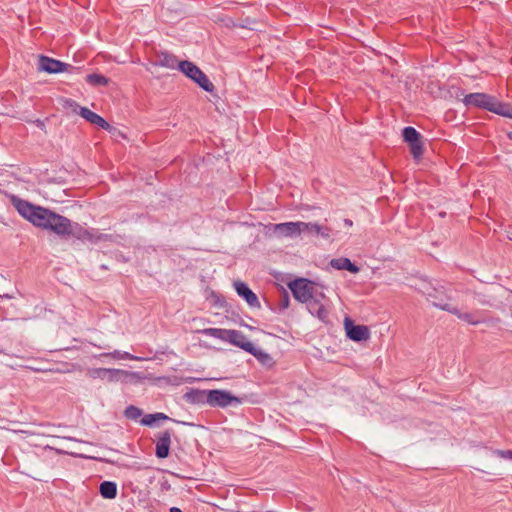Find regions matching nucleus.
Listing matches in <instances>:
<instances>
[{"label": "nucleus", "instance_id": "nucleus-1", "mask_svg": "<svg viewBox=\"0 0 512 512\" xmlns=\"http://www.w3.org/2000/svg\"><path fill=\"white\" fill-rule=\"evenodd\" d=\"M12 204L24 219L38 228L51 231L60 237L73 235L81 240L92 238V234L78 223H72L68 218L48 208L34 205L18 197L12 198Z\"/></svg>", "mask_w": 512, "mask_h": 512}, {"label": "nucleus", "instance_id": "nucleus-2", "mask_svg": "<svg viewBox=\"0 0 512 512\" xmlns=\"http://www.w3.org/2000/svg\"><path fill=\"white\" fill-rule=\"evenodd\" d=\"M462 101L466 107L485 109L512 119V103L500 102L495 97L486 93H470L465 95Z\"/></svg>", "mask_w": 512, "mask_h": 512}, {"label": "nucleus", "instance_id": "nucleus-3", "mask_svg": "<svg viewBox=\"0 0 512 512\" xmlns=\"http://www.w3.org/2000/svg\"><path fill=\"white\" fill-rule=\"evenodd\" d=\"M201 333L205 336L220 339L228 342L242 350L248 352L253 349V343L247 339V337L238 330L234 329H222V328H205L201 330Z\"/></svg>", "mask_w": 512, "mask_h": 512}, {"label": "nucleus", "instance_id": "nucleus-4", "mask_svg": "<svg viewBox=\"0 0 512 512\" xmlns=\"http://www.w3.org/2000/svg\"><path fill=\"white\" fill-rule=\"evenodd\" d=\"M289 288L298 301L308 304L311 314L320 316V307L313 300V283L307 279L300 278L289 283Z\"/></svg>", "mask_w": 512, "mask_h": 512}, {"label": "nucleus", "instance_id": "nucleus-5", "mask_svg": "<svg viewBox=\"0 0 512 512\" xmlns=\"http://www.w3.org/2000/svg\"><path fill=\"white\" fill-rule=\"evenodd\" d=\"M87 375L91 379H99L105 382H118L122 380V377H129L135 380H142L144 376L139 372H128L122 369L116 368H90L87 371Z\"/></svg>", "mask_w": 512, "mask_h": 512}, {"label": "nucleus", "instance_id": "nucleus-6", "mask_svg": "<svg viewBox=\"0 0 512 512\" xmlns=\"http://www.w3.org/2000/svg\"><path fill=\"white\" fill-rule=\"evenodd\" d=\"M178 69L189 79L198 84L204 91L213 92L215 87L204 72L194 63L184 60L178 63Z\"/></svg>", "mask_w": 512, "mask_h": 512}, {"label": "nucleus", "instance_id": "nucleus-7", "mask_svg": "<svg viewBox=\"0 0 512 512\" xmlns=\"http://www.w3.org/2000/svg\"><path fill=\"white\" fill-rule=\"evenodd\" d=\"M314 228L316 231L320 230L317 224H309L304 222H285L273 225V231L279 236L295 238L303 232L310 231Z\"/></svg>", "mask_w": 512, "mask_h": 512}, {"label": "nucleus", "instance_id": "nucleus-8", "mask_svg": "<svg viewBox=\"0 0 512 512\" xmlns=\"http://www.w3.org/2000/svg\"><path fill=\"white\" fill-rule=\"evenodd\" d=\"M206 402L212 407L226 408L239 405L241 400L227 390L214 389L207 391Z\"/></svg>", "mask_w": 512, "mask_h": 512}, {"label": "nucleus", "instance_id": "nucleus-9", "mask_svg": "<svg viewBox=\"0 0 512 512\" xmlns=\"http://www.w3.org/2000/svg\"><path fill=\"white\" fill-rule=\"evenodd\" d=\"M66 105L72 109L73 112L78 113L87 122L96 125L104 130L112 131L114 128L100 115L91 111L87 107H81L75 101L67 100Z\"/></svg>", "mask_w": 512, "mask_h": 512}, {"label": "nucleus", "instance_id": "nucleus-10", "mask_svg": "<svg viewBox=\"0 0 512 512\" xmlns=\"http://www.w3.org/2000/svg\"><path fill=\"white\" fill-rule=\"evenodd\" d=\"M344 329L347 337L354 342L367 341L371 335L368 326L355 325L349 317L344 319Z\"/></svg>", "mask_w": 512, "mask_h": 512}, {"label": "nucleus", "instance_id": "nucleus-11", "mask_svg": "<svg viewBox=\"0 0 512 512\" xmlns=\"http://www.w3.org/2000/svg\"><path fill=\"white\" fill-rule=\"evenodd\" d=\"M403 139L410 146L411 154L415 159L423 155V144L420 133L413 127H405L402 132Z\"/></svg>", "mask_w": 512, "mask_h": 512}, {"label": "nucleus", "instance_id": "nucleus-12", "mask_svg": "<svg viewBox=\"0 0 512 512\" xmlns=\"http://www.w3.org/2000/svg\"><path fill=\"white\" fill-rule=\"evenodd\" d=\"M66 67H67V64H65L59 60H56V59H53V58H50L47 56L39 57V63H38L39 71H44V72H47L50 74L61 73L66 70Z\"/></svg>", "mask_w": 512, "mask_h": 512}, {"label": "nucleus", "instance_id": "nucleus-13", "mask_svg": "<svg viewBox=\"0 0 512 512\" xmlns=\"http://www.w3.org/2000/svg\"><path fill=\"white\" fill-rule=\"evenodd\" d=\"M434 306L438 307L441 310L447 311L449 313H452L456 315L459 319L465 321L468 324L471 325H477L482 322L480 318H477L472 313H461L459 309L449 303L441 304V303H434Z\"/></svg>", "mask_w": 512, "mask_h": 512}, {"label": "nucleus", "instance_id": "nucleus-14", "mask_svg": "<svg viewBox=\"0 0 512 512\" xmlns=\"http://www.w3.org/2000/svg\"><path fill=\"white\" fill-rule=\"evenodd\" d=\"M171 432L169 430H165L161 432L156 440V456L158 458H166L169 455L170 445H171Z\"/></svg>", "mask_w": 512, "mask_h": 512}, {"label": "nucleus", "instance_id": "nucleus-15", "mask_svg": "<svg viewBox=\"0 0 512 512\" xmlns=\"http://www.w3.org/2000/svg\"><path fill=\"white\" fill-rule=\"evenodd\" d=\"M235 290L239 296L245 299L251 307H259L260 303L256 294L247 286L246 283L236 281L234 283Z\"/></svg>", "mask_w": 512, "mask_h": 512}, {"label": "nucleus", "instance_id": "nucleus-16", "mask_svg": "<svg viewBox=\"0 0 512 512\" xmlns=\"http://www.w3.org/2000/svg\"><path fill=\"white\" fill-rule=\"evenodd\" d=\"M329 265L336 270H347L354 274L359 272V267L352 263L351 260L346 257L332 259Z\"/></svg>", "mask_w": 512, "mask_h": 512}, {"label": "nucleus", "instance_id": "nucleus-17", "mask_svg": "<svg viewBox=\"0 0 512 512\" xmlns=\"http://www.w3.org/2000/svg\"><path fill=\"white\" fill-rule=\"evenodd\" d=\"M100 494L105 499H114L117 495V485L113 481H104L100 484Z\"/></svg>", "mask_w": 512, "mask_h": 512}, {"label": "nucleus", "instance_id": "nucleus-18", "mask_svg": "<svg viewBox=\"0 0 512 512\" xmlns=\"http://www.w3.org/2000/svg\"><path fill=\"white\" fill-rule=\"evenodd\" d=\"M251 355H253L261 364L265 366H272L273 365V358L271 355L262 349L257 348L253 344V349L248 351Z\"/></svg>", "mask_w": 512, "mask_h": 512}, {"label": "nucleus", "instance_id": "nucleus-19", "mask_svg": "<svg viewBox=\"0 0 512 512\" xmlns=\"http://www.w3.org/2000/svg\"><path fill=\"white\" fill-rule=\"evenodd\" d=\"M103 356L111 357L113 359L121 360V359H127V360H134V361H142L144 358L134 356L130 354L129 352H121L119 350H114L113 352L105 353Z\"/></svg>", "mask_w": 512, "mask_h": 512}, {"label": "nucleus", "instance_id": "nucleus-20", "mask_svg": "<svg viewBox=\"0 0 512 512\" xmlns=\"http://www.w3.org/2000/svg\"><path fill=\"white\" fill-rule=\"evenodd\" d=\"M86 82L92 86H106L109 79L101 74L93 73L86 76Z\"/></svg>", "mask_w": 512, "mask_h": 512}, {"label": "nucleus", "instance_id": "nucleus-21", "mask_svg": "<svg viewBox=\"0 0 512 512\" xmlns=\"http://www.w3.org/2000/svg\"><path fill=\"white\" fill-rule=\"evenodd\" d=\"M177 61L174 56L168 54V53H162L159 59V62L157 65L161 67H167L170 69L175 68L177 65Z\"/></svg>", "mask_w": 512, "mask_h": 512}, {"label": "nucleus", "instance_id": "nucleus-22", "mask_svg": "<svg viewBox=\"0 0 512 512\" xmlns=\"http://www.w3.org/2000/svg\"><path fill=\"white\" fill-rule=\"evenodd\" d=\"M142 415V411L136 406L130 405L125 409V416L132 420H137Z\"/></svg>", "mask_w": 512, "mask_h": 512}, {"label": "nucleus", "instance_id": "nucleus-23", "mask_svg": "<svg viewBox=\"0 0 512 512\" xmlns=\"http://www.w3.org/2000/svg\"><path fill=\"white\" fill-rule=\"evenodd\" d=\"M492 453L500 458L512 460V450L493 449Z\"/></svg>", "mask_w": 512, "mask_h": 512}, {"label": "nucleus", "instance_id": "nucleus-24", "mask_svg": "<svg viewBox=\"0 0 512 512\" xmlns=\"http://www.w3.org/2000/svg\"><path fill=\"white\" fill-rule=\"evenodd\" d=\"M148 417H150L151 419H150V420H146V419H144V420L142 421V423H144V424H146V425H149V424H151V422H152V420H153L154 418L167 419V416H166V415H164L163 413H156V414H154V415H149Z\"/></svg>", "mask_w": 512, "mask_h": 512}, {"label": "nucleus", "instance_id": "nucleus-25", "mask_svg": "<svg viewBox=\"0 0 512 512\" xmlns=\"http://www.w3.org/2000/svg\"><path fill=\"white\" fill-rule=\"evenodd\" d=\"M170 512H183V511L180 508H178V507H172L170 509Z\"/></svg>", "mask_w": 512, "mask_h": 512}, {"label": "nucleus", "instance_id": "nucleus-26", "mask_svg": "<svg viewBox=\"0 0 512 512\" xmlns=\"http://www.w3.org/2000/svg\"><path fill=\"white\" fill-rule=\"evenodd\" d=\"M344 222H345V225H347V226H349V227H351V226L353 225V222H352V220H350V219H345V221H344Z\"/></svg>", "mask_w": 512, "mask_h": 512}, {"label": "nucleus", "instance_id": "nucleus-27", "mask_svg": "<svg viewBox=\"0 0 512 512\" xmlns=\"http://www.w3.org/2000/svg\"><path fill=\"white\" fill-rule=\"evenodd\" d=\"M4 353V351L2 349H0V354Z\"/></svg>", "mask_w": 512, "mask_h": 512}]
</instances>
